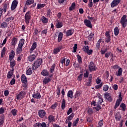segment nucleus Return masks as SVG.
I'll return each mask as SVG.
<instances>
[{
    "label": "nucleus",
    "mask_w": 127,
    "mask_h": 127,
    "mask_svg": "<svg viewBox=\"0 0 127 127\" xmlns=\"http://www.w3.org/2000/svg\"><path fill=\"white\" fill-rule=\"evenodd\" d=\"M17 4H18V1L17 0H13L11 5V10H14L17 7Z\"/></svg>",
    "instance_id": "nucleus-7"
},
{
    "label": "nucleus",
    "mask_w": 127,
    "mask_h": 127,
    "mask_svg": "<svg viewBox=\"0 0 127 127\" xmlns=\"http://www.w3.org/2000/svg\"><path fill=\"white\" fill-rule=\"evenodd\" d=\"M65 60H66V59L64 57H63L61 58V63L62 64V67H63V64L65 63Z\"/></svg>",
    "instance_id": "nucleus-55"
},
{
    "label": "nucleus",
    "mask_w": 127,
    "mask_h": 127,
    "mask_svg": "<svg viewBox=\"0 0 127 127\" xmlns=\"http://www.w3.org/2000/svg\"><path fill=\"white\" fill-rule=\"evenodd\" d=\"M121 118H122V116L121 115H115L116 120L118 122H119V121H120Z\"/></svg>",
    "instance_id": "nucleus-52"
},
{
    "label": "nucleus",
    "mask_w": 127,
    "mask_h": 127,
    "mask_svg": "<svg viewBox=\"0 0 127 127\" xmlns=\"http://www.w3.org/2000/svg\"><path fill=\"white\" fill-rule=\"evenodd\" d=\"M122 96L121 95V94L119 95V99H118L116 101V103L115 104V106L114 107V109H117L119 106H120V105L121 104V101H122Z\"/></svg>",
    "instance_id": "nucleus-12"
},
{
    "label": "nucleus",
    "mask_w": 127,
    "mask_h": 127,
    "mask_svg": "<svg viewBox=\"0 0 127 127\" xmlns=\"http://www.w3.org/2000/svg\"><path fill=\"white\" fill-rule=\"evenodd\" d=\"M86 53H87L88 55H91L93 54V50H88Z\"/></svg>",
    "instance_id": "nucleus-64"
},
{
    "label": "nucleus",
    "mask_w": 127,
    "mask_h": 127,
    "mask_svg": "<svg viewBox=\"0 0 127 127\" xmlns=\"http://www.w3.org/2000/svg\"><path fill=\"white\" fill-rule=\"evenodd\" d=\"M84 23L86 26L87 27H89V28H92V23L91 22V21L88 20V19H85L84 20Z\"/></svg>",
    "instance_id": "nucleus-11"
},
{
    "label": "nucleus",
    "mask_w": 127,
    "mask_h": 127,
    "mask_svg": "<svg viewBox=\"0 0 127 127\" xmlns=\"http://www.w3.org/2000/svg\"><path fill=\"white\" fill-rule=\"evenodd\" d=\"M62 39H63V33L61 32H60L58 35V42H61V41H62Z\"/></svg>",
    "instance_id": "nucleus-29"
},
{
    "label": "nucleus",
    "mask_w": 127,
    "mask_h": 127,
    "mask_svg": "<svg viewBox=\"0 0 127 127\" xmlns=\"http://www.w3.org/2000/svg\"><path fill=\"white\" fill-rule=\"evenodd\" d=\"M123 74V68L120 67L118 70V72H116V76H122Z\"/></svg>",
    "instance_id": "nucleus-31"
},
{
    "label": "nucleus",
    "mask_w": 127,
    "mask_h": 127,
    "mask_svg": "<svg viewBox=\"0 0 127 127\" xmlns=\"http://www.w3.org/2000/svg\"><path fill=\"white\" fill-rule=\"evenodd\" d=\"M48 18H46L45 16H43L41 18V21L43 23H48Z\"/></svg>",
    "instance_id": "nucleus-32"
},
{
    "label": "nucleus",
    "mask_w": 127,
    "mask_h": 127,
    "mask_svg": "<svg viewBox=\"0 0 127 127\" xmlns=\"http://www.w3.org/2000/svg\"><path fill=\"white\" fill-rule=\"evenodd\" d=\"M94 36H95V34H94V32H92L89 36H87V38L89 41H91L92 39H93V37H94Z\"/></svg>",
    "instance_id": "nucleus-34"
},
{
    "label": "nucleus",
    "mask_w": 127,
    "mask_h": 127,
    "mask_svg": "<svg viewBox=\"0 0 127 127\" xmlns=\"http://www.w3.org/2000/svg\"><path fill=\"white\" fill-rule=\"evenodd\" d=\"M21 81L22 83H27V78L25 76V74H22L21 76Z\"/></svg>",
    "instance_id": "nucleus-19"
},
{
    "label": "nucleus",
    "mask_w": 127,
    "mask_h": 127,
    "mask_svg": "<svg viewBox=\"0 0 127 127\" xmlns=\"http://www.w3.org/2000/svg\"><path fill=\"white\" fill-rule=\"evenodd\" d=\"M67 98H70V99H73V91H72V90H69L68 91Z\"/></svg>",
    "instance_id": "nucleus-39"
},
{
    "label": "nucleus",
    "mask_w": 127,
    "mask_h": 127,
    "mask_svg": "<svg viewBox=\"0 0 127 127\" xmlns=\"http://www.w3.org/2000/svg\"><path fill=\"white\" fill-rule=\"evenodd\" d=\"M111 42V36L106 37L105 38V42L106 43H109V42Z\"/></svg>",
    "instance_id": "nucleus-53"
},
{
    "label": "nucleus",
    "mask_w": 127,
    "mask_h": 127,
    "mask_svg": "<svg viewBox=\"0 0 127 127\" xmlns=\"http://www.w3.org/2000/svg\"><path fill=\"white\" fill-rule=\"evenodd\" d=\"M94 112V110L92 108H89L87 110V113L89 114V115H92L93 113Z\"/></svg>",
    "instance_id": "nucleus-56"
},
{
    "label": "nucleus",
    "mask_w": 127,
    "mask_h": 127,
    "mask_svg": "<svg viewBox=\"0 0 127 127\" xmlns=\"http://www.w3.org/2000/svg\"><path fill=\"white\" fill-rule=\"evenodd\" d=\"M103 90V91H104V92H107V91H108V90H109V85H104Z\"/></svg>",
    "instance_id": "nucleus-51"
},
{
    "label": "nucleus",
    "mask_w": 127,
    "mask_h": 127,
    "mask_svg": "<svg viewBox=\"0 0 127 127\" xmlns=\"http://www.w3.org/2000/svg\"><path fill=\"white\" fill-rule=\"evenodd\" d=\"M14 71V69H11L9 71H8L7 74V79H10L11 78V76L12 75H13V72Z\"/></svg>",
    "instance_id": "nucleus-26"
},
{
    "label": "nucleus",
    "mask_w": 127,
    "mask_h": 127,
    "mask_svg": "<svg viewBox=\"0 0 127 127\" xmlns=\"http://www.w3.org/2000/svg\"><path fill=\"white\" fill-rule=\"evenodd\" d=\"M103 125H104V121L103 120H101L98 123V127H103Z\"/></svg>",
    "instance_id": "nucleus-54"
},
{
    "label": "nucleus",
    "mask_w": 127,
    "mask_h": 127,
    "mask_svg": "<svg viewBox=\"0 0 127 127\" xmlns=\"http://www.w3.org/2000/svg\"><path fill=\"white\" fill-rule=\"evenodd\" d=\"M25 41V40H24V39H21L19 41L18 46H20L21 47H23V45H24Z\"/></svg>",
    "instance_id": "nucleus-33"
},
{
    "label": "nucleus",
    "mask_w": 127,
    "mask_h": 127,
    "mask_svg": "<svg viewBox=\"0 0 127 127\" xmlns=\"http://www.w3.org/2000/svg\"><path fill=\"white\" fill-rule=\"evenodd\" d=\"M65 107H66V101L64 99H63L61 108L63 110H65Z\"/></svg>",
    "instance_id": "nucleus-36"
},
{
    "label": "nucleus",
    "mask_w": 127,
    "mask_h": 127,
    "mask_svg": "<svg viewBox=\"0 0 127 127\" xmlns=\"http://www.w3.org/2000/svg\"><path fill=\"white\" fill-rule=\"evenodd\" d=\"M51 80H52L51 78H50L49 77H46L45 78H44L43 83V84H45V85H46L47 84H48V83L51 82Z\"/></svg>",
    "instance_id": "nucleus-25"
},
{
    "label": "nucleus",
    "mask_w": 127,
    "mask_h": 127,
    "mask_svg": "<svg viewBox=\"0 0 127 127\" xmlns=\"http://www.w3.org/2000/svg\"><path fill=\"white\" fill-rule=\"evenodd\" d=\"M104 97L108 102H112L113 101V98L112 96H110V93H105L104 94Z\"/></svg>",
    "instance_id": "nucleus-17"
},
{
    "label": "nucleus",
    "mask_w": 127,
    "mask_h": 127,
    "mask_svg": "<svg viewBox=\"0 0 127 127\" xmlns=\"http://www.w3.org/2000/svg\"><path fill=\"white\" fill-rule=\"evenodd\" d=\"M88 69L89 71H96L97 67L95 65L93 62H91L88 65Z\"/></svg>",
    "instance_id": "nucleus-5"
},
{
    "label": "nucleus",
    "mask_w": 127,
    "mask_h": 127,
    "mask_svg": "<svg viewBox=\"0 0 127 127\" xmlns=\"http://www.w3.org/2000/svg\"><path fill=\"white\" fill-rule=\"evenodd\" d=\"M80 95L81 93L79 91H76L74 96H73V98H74V99H77V98H79V97H80Z\"/></svg>",
    "instance_id": "nucleus-46"
},
{
    "label": "nucleus",
    "mask_w": 127,
    "mask_h": 127,
    "mask_svg": "<svg viewBox=\"0 0 127 127\" xmlns=\"http://www.w3.org/2000/svg\"><path fill=\"white\" fill-rule=\"evenodd\" d=\"M41 75L42 76H45V77H48L49 75V72L47 69H43L42 71L41 72Z\"/></svg>",
    "instance_id": "nucleus-21"
},
{
    "label": "nucleus",
    "mask_w": 127,
    "mask_h": 127,
    "mask_svg": "<svg viewBox=\"0 0 127 127\" xmlns=\"http://www.w3.org/2000/svg\"><path fill=\"white\" fill-rule=\"evenodd\" d=\"M8 26V24L6 23V22H3L1 23L0 25V28H2V29H5Z\"/></svg>",
    "instance_id": "nucleus-24"
},
{
    "label": "nucleus",
    "mask_w": 127,
    "mask_h": 127,
    "mask_svg": "<svg viewBox=\"0 0 127 127\" xmlns=\"http://www.w3.org/2000/svg\"><path fill=\"white\" fill-rule=\"evenodd\" d=\"M55 64H54L52 65L51 67L50 68V73H52L53 72H54V70H55Z\"/></svg>",
    "instance_id": "nucleus-45"
},
{
    "label": "nucleus",
    "mask_w": 127,
    "mask_h": 127,
    "mask_svg": "<svg viewBox=\"0 0 127 127\" xmlns=\"http://www.w3.org/2000/svg\"><path fill=\"white\" fill-rule=\"evenodd\" d=\"M75 116V114L72 113L71 115H70L67 118V120L68 122H70V121H72L73 120V118H74V116Z\"/></svg>",
    "instance_id": "nucleus-42"
},
{
    "label": "nucleus",
    "mask_w": 127,
    "mask_h": 127,
    "mask_svg": "<svg viewBox=\"0 0 127 127\" xmlns=\"http://www.w3.org/2000/svg\"><path fill=\"white\" fill-rule=\"evenodd\" d=\"M26 75H30L32 74V67H29L26 71Z\"/></svg>",
    "instance_id": "nucleus-35"
},
{
    "label": "nucleus",
    "mask_w": 127,
    "mask_h": 127,
    "mask_svg": "<svg viewBox=\"0 0 127 127\" xmlns=\"http://www.w3.org/2000/svg\"><path fill=\"white\" fill-rule=\"evenodd\" d=\"M120 108H122V111H123V112H125L127 106H126V104H125V103H121V104L120 105Z\"/></svg>",
    "instance_id": "nucleus-44"
},
{
    "label": "nucleus",
    "mask_w": 127,
    "mask_h": 127,
    "mask_svg": "<svg viewBox=\"0 0 127 127\" xmlns=\"http://www.w3.org/2000/svg\"><path fill=\"white\" fill-rule=\"evenodd\" d=\"M26 95L25 91H21L16 94V99L18 100H22L24 98V96Z\"/></svg>",
    "instance_id": "nucleus-4"
},
{
    "label": "nucleus",
    "mask_w": 127,
    "mask_h": 127,
    "mask_svg": "<svg viewBox=\"0 0 127 127\" xmlns=\"http://www.w3.org/2000/svg\"><path fill=\"white\" fill-rule=\"evenodd\" d=\"M92 78H93V76L91 74L89 75L87 81L86 82V86L87 87H91L92 86Z\"/></svg>",
    "instance_id": "nucleus-10"
},
{
    "label": "nucleus",
    "mask_w": 127,
    "mask_h": 127,
    "mask_svg": "<svg viewBox=\"0 0 127 127\" xmlns=\"http://www.w3.org/2000/svg\"><path fill=\"white\" fill-rule=\"evenodd\" d=\"M57 106H58V105L57 104V103H55L54 104H53L51 106V109L54 110V109H55L56 108H57Z\"/></svg>",
    "instance_id": "nucleus-58"
},
{
    "label": "nucleus",
    "mask_w": 127,
    "mask_h": 127,
    "mask_svg": "<svg viewBox=\"0 0 127 127\" xmlns=\"http://www.w3.org/2000/svg\"><path fill=\"white\" fill-rule=\"evenodd\" d=\"M62 49V46H60L58 48L54 49V54H58L60 51Z\"/></svg>",
    "instance_id": "nucleus-18"
},
{
    "label": "nucleus",
    "mask_w": 127,
    "mask_h": 127,
    "mask_svg": "<svg viewBox=\"0 0 127 127\" xmlns=\"http://www.w3.org/2000/svg\"><path fill=\"white\" fill-rule=\"evenodd\" d=\"M14 17L11 16L10 17H9L8 18H6L5 21H6V22H9V21H10V20H14Z\"/></svg>",
    "instance_id": "nucleus-47"
},
{
    "label": "nucleus",
    "mask_w": 127,
    "mask_h": 127,
    "mask_svg": "<svg viewBox=\"0 0 127 127\" xmlns=\"http://www.w3.org/2000/svg\"><path fill=\"white\" fill-rule=\"evenodd\" d=\"M43 63L42 59H37L32 64V68L33 71L36 70Z\"/></svg>",
    "instance_id": "nucleus-1"
},
{
    "label": "nucleus",
    "mask_w": 127,
    "mask_h": 127,
    "mask_svg": "<svg viewBox=\"0 0 127 127\" xmlns=\"http://www.w3.org/2000/svg\"><path fill=\"white\" fill-rule=\"evenodd\" d=\"M15 56V52H14L13 50H12L9 55V60H12L13 58H14Z\"/></svg>",
    "instance_id": "nucleus-20"
},
{
    "label": "nucleus",
    "mask_w": 127,
    "mask_h": 127,
    "mask_svg": "<svg viewBox=\"0 0 127 127\" xmlns=\"http://www.w3.org/2000/svg\"><path fill=\"white\" fill-rule=\"evenodd\" d=\"M2 114H4V108L1 107L0 108V115H2Z\"/></svg>",
    "instance_id": "nucleus-61"
},
{
    "label": "nucleus",
    "mask_w": 127,
    "mask_h": 127,
    "mask_svg": "<svg viewBox=\"0 0 127 127\" xmlns=\"http://www.w3.org/2000/svg\"><path fill=\"white\" fill-rule=\"evenodd\" d=\"M8 5H9V3L6 2L3 3V9L2 10L3 12L5 13L6 12V9H7L8 7Z\"/></svg>",
    "instance_id": "nucleus-22"
},
{
    "label": "nucleus",
    "mask_w": 127,
    "mask_h": 127,
    "mask_svg": "<svg viewBox=\"0 0 127 127\" xmlns=\"http://www.w3.org/2000/svg\"><path fill=\"white\" fill-rule=\"evenodd\" d=\"M16 54H20L21 52H22V47H20L18 46L17 49L16 50Z\"/></svg>",
    "instance_id": "nucleus-30"
},
{
    "label": "nucleus",
    "mask_w": 127,
    "mask_h": 127,
    "mask_svg": "<svg viewBox=\"0 0 127 127\" xmlns=\"http://www.w3.org/2000/svg\"><path fill=\"white\" fill-rule=\"evenodd\" d=\"M127 15H124L120 20V23L123 28H126L127 25Z\"/></svg>",
    "instance_id": "nucleus-2"
},
{
    "label": "nucleus",
    "mask_w": 127,
    "mask_h": 127,
    "mask_svg": "<svg viewBox=\"0 0 127 127\" xmlns=\"http://www.w3.org/2000/svg\"><path fill=\"white\" fill-rule=\"evenodd\" d=\"M25 22L28 25L29 24V21L31 19V12L30 11H28L25 14Z\"/></svg>",
    "instance_id": "nucleus-3"
},
{
    "label": "nucleus",
    "mask_w": 127,
    "mask_h": 127,
    "mask_svg": "<svg viewBox=\"0 0 127 127\" xmlns=\"http://www.w3.org/2000/svg\"><path fill=\"white\" fill-rule=\"evenodd\" d=\"M101 39H99L97 44H96V47L97 49H100V44H101Z\"/></svg>",
    "instance_id": "nucleus-48"
},
{
    "label": "nucleus",
    "mask_w": 127,
    "mask_h": 127,
    "mask_svg": "<svg viewBox=\"0 0 127 127\" xmlns=\"http://www.w3.org/2000/svg\"><path fill=\"white\" fill-rule=\"evenodd\" d=\"M17 41L18 40L17 38L13 37V38L11 39V45H12V46H14V47H15L16 43H17Z\"/></svg>",
    "instance_id": "nucleus-15"
},
{
    "label": "nucleus",
    "mask_w": 127,
    "mask_h": 127,
    "mask_svg": "<svg viewBox=\"0 0 127 127\" xmlns=\"http://www.w3.org/2000/svg\"><path fill=\"white\" fill-rule=\"evenodd\" d=\"M44 6H45V4L38 3L36 9H41V8H43Z\"/></svg>",
    "instance_id": "nucleus-40"
},
{
    "label": "nucleus",
    "mask_w": 127,
    "mask_h": 127,
    "mask_svg": "<svg viewBox=\"0 0 127 127\" xmlns=\"http://www.w3.org/2000/svg\"><path fill=\"white\" fill-rule=\"evenodd\" d=\"M11 113L14 116H16L17 114V110L16 109H12L11 111Z\"/></svg>",
    "instance_id": "nucleus-49"
},
{
    "label": "nucleus",
    "mask_w": 127,
    "mask_h": 127,
    "mask_svg": "<svg viewBox=\"0 0 127 127\" xmlns=\"http://www.w3.org/2000/svg\"><path fill=\"white\" fill-rule=\"evenodd\" d=\"M76 57L77 58L78 64H82V57H81V56H80V55H77Z\"/></svg>",
    "instance_id": "nucleus-41"
},
{
    "label": "nucleus",
    "mask_w": 127,
    "mask_h": 127,
    "mask_svg": "<svg viewBox=\"0 0 127 127\" xmlns=\"http://www.w3.org/2000/svg\"><path fill=\"white\" fill-rule=\"evenodd\" d=\"M120 2H121V0H113L111 3V7L113 8L115 6H118Z\"/></svg>",
    "instance_id": "nucleus-9"
},
{
    "label": "nucleus",
    "mask_w": 127,
    "mask_h": 127,
    "mask_svg": "<svg viewBox=\"0 0 127 127\" xmlns=\"http://www.w3.org/2000/svg\"><path fill=\"white\" fill-rule=\"evenodd\" d=\"M71 113H73V108H70L67 112V116H69V115H70V114H71Z\"/></svg>",
    "instance_id": "nucleus-57"
},
{
    "label": "nucleus",
    "mask_w": 127,
    "mask_h": 127,
    "mask_svg": "<svg viewBox=\"0 0 127 127\" xmlns=\"http://www.w3.org/2000/svg\"><path fill=\"white\" fill-rule=\"evenodd\" d=\"M102 86H103V82L100 83V84H99V85H95V89H100V88H102Z\"/></svg>",
    "instance_id": "nucleus-59"
},
{
    "label": "nucleus",
    "mask_w": 127,
    "mask_h": 127,
    "mask_svg": "<svg viewBox=\"0 0 127 127\" xmlns=\"http://www.w3.org/2000/svg\"><path fill=\"white\" fill-rule=\"evenodd\" d=\"M76 7V4L74 2L72 3L71 6L69 7V10L70 11L73 10Z\"/></svg>",
    "instance_id": "nucleus-43"
},
{
    "label": "nucleus",
    "mask_w": 127,
    "mask_h": 127,
    "mask_svg": "<svg viewBox=\"0 0 127 127\" xmlns=\"http://www.w3.org/2000/svg\"><path fill=\"white\" fill-rule=\"evenodd\" d=\"M63 26V22L58 21L57 23L56 24L57 28H61Z\"/></svg>",
    "instance_id": "nucleus-37"
},
{
    "label": "nucleus",
    "mask_w": 127,
    "mask_h": 127,
    "mask_svg": "<svg viewBox=\"0 0 127 127\" xmlns=\"http://www.w3.org/2000/svg\"><path fill=\"white\" fill-rule=\"evenodd\" d=\"M66 33V36H71L73 35V33H74V31H72L71 29L67 30V31L65 32Z\"/></svg>",
    "instance_id": "nucleus-27"
},
{
    "label": "nucleus",
    "mask_w": 127,
    "mask_h": 127,
    "mask_svg": "<svg viewBox=\"0 0 127 127\" xmlns=\"http://www.w3.org/2000/svg\"><path fill=\"white\" fill-rule=\"evenodd\" d=\"M120 33V30L118 27H116L114 28V34L115 36H118Z\"/></svg>",
    "instance_id": "nucleus-38"
},
{
    "label": "nucleus",
    "mask_w": 127,
    "mask_h": 127,
    "mask_svg": "<svg viewBox=\"0 0 127 127\" xmlns=\"http://www.w3.org/2000/svg\"><path fill=\"white\" fill-rule=\"evenodd\" d=\"M88 6L89 8L93 7V0H89Z\"/></svg>",
    "instance_id": "nucleus-50"
},
{
    "label": "nucleus",
    "mask_w": 127,
    "mask_h": 127,
    "mask_svg": "<svg viewBox=\"0 0 127 127\" xmlns=\"http://www.w3.org/2000/svg\"><path fill=\"white\" fill-rule=\"evenodd\" d=\"M37 47V43L36 42H34L33 43L30 50H29V53L31 54L33 51Z\"/></svg>",
    "instance_id": "nucleus-13"
},
{
    "label": "nucleus",
    "mask_w": 127,
    "mask_h": 127,
    "mask_svg": "<svg viewBox=\"0 0 127 127\" xmlns=\"http://www.w3.org/2000/svg\"><path fill=\"white\" fill-rule=\"evenodd\" d=\"M60 92H61L60 87H58L57 89V94L59 97L60 96Z\"/></svg>",
    "instance_id": "nucleus-62"
},
{
    "label": "nucleus",
    "mask_w": 127,
    "mask_h": 127,
    "mask_svg": "<svg viewBox=\"0 0 127 127\" xmlns=\"http://www.w3.org/2000/svg\"><path fill=\"white\" fill-rule=\"evenodd\" d=\"M34 3V0H27L25 3V5L27 6V5H30Z\"/></svg>",
    "instance_id": "nucleus-28"
},
{
    "label": "nucleus",
    "mask_w": 127,
    "mask_h": 127,
    "mask_svg": "<svg viewBox=\"0 0 127 127\" xmlns=\"http://www.w3.org/2000/svg\"><path fill=\"white\" fill-rule=\"evenodd\" d=\"M95 110L97 111V112H99V110H101L102 109V107H101V106L97 105L96 107H94Z\"/></svg>",
    "instance_id": "nucleus-63"
},
{
    "label": "nucleus",
    "mask_w": 127,
    "mask_h": 127,
    "mask_svg": "<svg viewBox=\"0 0 127 127\" xmlns=\"http://www.w3.org/2000/svg\"><path fill=\"white\" fill-rule=\"evenodd\" d=\"M89 72L88 70L86 71V72L84 74V78H88L89 77Z\"/></svg>",
    "instance_id": "nucleus-60"
},
{
    "label": "nucleus",
    "mask_w": 127,
    "mask_h": 127,
    "mask_svg": "<svg viewBox=\"0 0 127 127\" xmlns=\"http://www.w3.org/2000/svg\"><path fill=\"white\" fill-rule=\"evenodd\" d=\"M38 113L39 117L41 119H43V118H44L46 115V112H45V110H40L38 111Z\"/></svg>",
    "instance_id": "nucleus-8"
},
{
    "label": "nucleus",
    "mask_w": 127,
    "mask_h": 127,
    "mask_svg": "<svg viewBox=\"0 0 127 127\" xmlns=\"http://www.w3.org/2000/svg\"><path fill=\"white\" fill-rule=\"evenodd\" d=\"M33 98H34V99H40L41 98V95H40V93L38 92L37 93H34V94L32 95Z\"/></svg>",
    "instance_id": "nucleus-23"
},
{
    "label": "nucleus",
    "mask_w": 127,
    "mask_h": 127,
    "mask_svg": "<svg viewBox=\"0 0 127 127\" xmlns=\"http://www.w3.org/2000/svg\"><path fill=\"white\" fill-rule=\"evenodd\" d=\"M16 63L14 60H10V67L12 70H14V67H15Z\"/></svg>",
    "instance_id": "nucleus-16"
},
{
    "label": "nucleus",
    "mask_w": 127,
    "mask_h": 127,
    "mask_svg": "<svg viewBox=\"0 0 127 127\" xmlns=\"http://www.w3.org/2000/svg\"><path fill=\"white\" fill-rule=\"evenodd\" d=\"M37 58V54L36 53V54H32L29 56L27 58L28 61H29V62H33Z\"/></svg>",
    "instance_id": "nucleus-6"
},
{
    "label": "nucleus",
    "mask_w": 127,
    "mask_h": 127,
    "mask_svg": "<svg viewBox=\"0 0 127 127\" xmlns=\"http://www.w3.org/2000/svg\"><path fill=\"white\" fill-rule=\"evenodd\" d=\"M49 121V124H51V123H54L55 122V117L53 115H49L48 118Z\"/></svg>",
    "instance_id": "nucleus-14"
}]
</instances>
